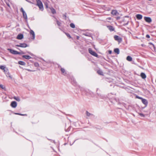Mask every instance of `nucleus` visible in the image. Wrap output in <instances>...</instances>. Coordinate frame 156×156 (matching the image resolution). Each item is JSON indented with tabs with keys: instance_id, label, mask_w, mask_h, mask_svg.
Segmentation results:
<instances>
[{
	"instance_id": "nucleus-12",
	"label": "nucleus",
	"mask_w": 156,
	"mask_h": 156,
	"mask_svg": "<svg viewBox=\"0 0 156 156\" xmlns=\"http://www.w3.org/2000/svg\"><path fill=\"white\" fill-rule=\"evenodd\" d=\"M107 27L110 31H114L115 30V29L112 26H107Z\"/></svg>"
},
{
	"instance_id": "nucleus-2",
	"label": "nucleus",
	"mask_w": 156,
	"mask_h": 156,
	"mask_svg": "<svg viewBox=\"0 0 156 156\" xmlns=\"http://www.w3.org/2000/svg\"><path fill=\"white\" fill-rule=\"evenodd\" d=\"M88 51L89 53L92 55L96 57H98V55L95 52L93 51L91 48H89L88 49Z\"/></svg>"
},
{
	"instance_id": "nucleus-1",
	"label": "nucleus",
	"mask_w": 156,
	"mask_h": 156,
	"mask_svg": "<svg viewBox=\"0 0 156 156\" xmlns=\"http://www.w3.org/2000/svg\"><path fill=\"white\" fill-rule=\"evenodd\" d=\"M37 5L38 6L39 9L42 11L44 9L43 4L40 0H37Z\"/></svg>"
},
{
	"instance_id": "nucleus-25",
	"label": "nucleus",
	"mask_w": 156,
	"mask_h": 156,
	"mask_svg": "<svg viewBox=\"0 0 156 156\" xmlns=\"http://www.w3.org/2000/svg\"><path fill=\"white\" fill-rule=\"evenodd\" d=\"M14 98L18 101H20V99L18 97H14Z\"/></svg>"
},
{
	"instance_id": "nucleus-29",
	"label": "nucleus",
	"mask_w": 156,
	"mask_h": 156,
	"mask_svg": "<svg viewBox=\"0 0 156 156\" xmlns=\"http://www.w3.org/2000/svg\"><path fill=\"white\" fill-rule=\"evenodd\" d=\"M57 23L58 26L60 25V24H61V23H60V22H59L58 21H57Z\"/></svg>"
},
{
	"instance_id": "nucleus-23",
	"label": "nucleus",
	"mask_w": 156,
	"mask_h": 156,
	"mask_svg": "<svg viewBox=\"0 0 156 156\" xmlns=\"http://www.w3.org/2000/svg\"><path fill=\"white\" fill-rule=\"evenodd\" d=\"M65 34L67 36V37L69 38H71V37L70 35V34H68L66 33H65Z\"/></svg>"
},
{
	"instance_id": "nucleus-21",
	"label": "nucleus",
	"mask_w": 156,
	"mask_h": 156,
	"mask_svg": "<svg viewBox=\"0 0 156 156\" xmlns=\"http://www.w3.org/2000/svg\"><path fill=\"white\" fill-rule=\"evenodd\" d=\"M97 73L100 75H103V72L101 70H98L97 72Z\"/></svg>"
},
{
	"instance_id": "nucleus-32",
	"label": "nucleus",
	"mask_w": 156,
	"mask_h": 156,
	"mask_svg": "<svg viewBox=\"0 0 156 156\" xmlns=\"http://www.w3.org/2000/svg\"><path fill=\"white\" fill-rule=\"evenodd\" d=\"M15 114H16V115H23V114H20L18 113H15Z\"/></svg>"
},
{
	"instance_id": "nucleus-30",
	"label": "nucleus",
	"mask_w": 156,
	"mask_h": 156,
	"mask_svg": "<svg viewBox=\"0 0 156 156\" xmlns=\"http://www.w3.org/2000/svg\"><path fill=\"white\" fill-rule=\"evenodd\" d=\"M139 115L141 116H142V117H144V115L142 114V113H139Z\"/></svg>"
},
{
	"instance_id": "nucleus-9",
	"label": "nucleus",
	"mask_w": 156,
	"mask_h": 156,
	"mask_svg": "<svg viewBox=\"0 0 156 156\" xmlns=\"http://www.w3.org/2000/svg\"><path fill=\"white\" fill-rule=\"evenodd\" d=\"M11 106L13 108H16L17 106V103L16 101H12L11 104Z\"/></svg>"
},
{
	"instance_id": "nucleus-6",
	"label": "nucleus",
	"mask_w": 156,
	"mask_h": 156,
	"mask_svg": "<svg viewBox=\"0 0 156 156\" xmlns=\"http://www.w3.org/2000/svg\"><path fill=\"white\" fill-rule=\"evenodd\" d=\"M30 35L32 36V39L34 40L35 37V35L34 31L32 30H30Z\"/></svg>"
},
{
	"instance_id": "nucleus-3",
	"label": "nucleus",
	"mask_w": 156,
	"mask_h": 156,
	"mask_svg": "<svg viewBox=\"0 0 156 156\" xmlns=\"http://www.w3.org/2000/svg\"><path fill=\"white\" fill-rule=\"evenodd\" d=\"M114 38L115 40L118 41L119 42H121L122 40V38L117 35L114 36Z\"/></svg>"
},
{
	"instance_id": "nucleus-13",
	"label": "nucleus",
	"mask_w": 156,
	"mask_h": 156,
	"mask_svg": "<svg viewBox=\"0 0 156 156\" xmlns=\"http://www.w3.org/2000/svg\"><path fill=\"white\" fill-rule=\"evenodd\" d=\"M136 18L138 20H141L142 18V16L140 14H137L136 16Z\"/></svg>"
},
{
	"instance_id": "nucleus-16",
	"label": "nucleus",
	"mask_w": 156,
	"mask_h": 156,
	"mask_svg": "<svg viewBox=\"0 0 156 156\" xmlns=\"http://www.w3.org/2000/svg\"><path fill=\"white\" fill-rule=\"evenodd\" d=\"M140 76L141 77L144 79L146 78V76L145 74L143 73H142L140 74Z\"/></svg>"
},
{
	"instance_id": "nucleus-18",
	"label": "nucleus",
	"mask_w": 156,
	"mask_h": 156,
	"mask_svg": "<svg viewBox=\"0 0 156 156\" xmlns=\"http://www.w3.org/2000/svg\"><path fill=\"white\" fill-rule=\"evenodd\" d=\"M51 12L53 14H55L56 13V11L53 8H50Z\"/></svg>"
},
{
	"instance_id": "nucleus-35",
	"label": "nucleus",
	"mask_w": 156,
	"mask_h": 156,
	"mask_svg": "<svg viewBox=\"0 0 156 156\" xmlns=\"http://www.w3.org/2000/svg\"><path fill=\"white\" fill-rule=\"evenodd\" d=\"M116 19L118 20H119V19H120V17H117L116 18Z\"/></svg>"
},
{
	"instance_id": "nucleus-10",
	"label": "nucleus",
	"mask_w": 156,
	"mask_h": 156,
	"mask_svg": "<svg viewBox=\"0 0 156 156\" xmlns=\"http://www.w3.org/2000/svg\"><path fill=\"white\" fill-rule=\"evenodd\" d=\"M23 37V34H20L18 35L17 37V39L19 40L22 39Z\"/></svg>"
},
{
	"instance_id": "nucleus-37",
	"label": "nucleus",
	"mask_w": 156,
	"mask_h": 156,
	"mask_svg": "<svg viewBox=\"0 0 156 156\" xmlns=\"http://www.w3.org/2000/svg\"><path fill=\"white\" fill-rule=\"evenodd\" d=\"M27 70H28V71H30V70H29V69H27Z\"/></svg>"
},
{
	"instance_id": "nucleus-4",
	"label": "nucleus",
	"mask_w": 156,
	"mask_h": 156,
	"mask_svg": "<svg viewBox=\"0 0 156 156\" xmlns=\"http://www.w3.org/2000/svg\"><path fill=\"white\" fill-rule=\"evenodd\" d=\"M20 10L23 13V16L24 18L25 19L27 20V14L26 13V12H25V11H24V10H23V9L22 8H21Z\"/></svg>"
},
{
	"instance_id": "nucleus-36",
	"label": "nucleus",
	"mask_w": 156,
	"mask_h": 156,
	"mask_svg": "<svg viewBox=\"0 0 156 156\" xmlns=\"http://www.w3.org/2000/svg\"><path fill=\"white\" fill-rule=\"evenodd\" d=\"M80 38V37L78 36H76V38L77 40H79Z\"/></svg>"
},
{
	"instance_id": "nucleus-19",
	"label": "nucleus",
	"mask_w": 156,
	"mask_h": 156,
	"mask_svg": "<svg viewBox=\"0 0 156 156\" xmlns=\"http://www.w3.org/2000/svg\"><path fill=\"white\" fill-rule=\"evenodd\" d=\"M126 60L128 61H131L132 60V58L131 56H128L126 58Z\"/></svg>"
},
{
	"instance_id": "nucleus-27",
	"label": "nucleus",
	"mask_w": 156,
	"mask_h": 156,
	"mask_svg": "<svg viewBox=\"0 0 156 156\" xmlns=\"http://www.w3.org/2000/svg\"><path fill=\"white\" fill-rule=\"evenodd\" d=\"M86 114H87V116H90L91 115V114L90 113H89L87 111H86Z\"/></svg>"
},
{
	"instance_id": "nucleus-20",
	"label": "nucleus",
	"mask_w": 156,
	"mask_h": 156,
	"mask_svg": "<svg viewBox=\"0 0 156 156\" xmlns=\"http://www.w3.org/2000/svg\"><path fill=\"white\" fill-rule=\"evenodd\" d=\"M18 63L21 65L24 66L25 65V63L23 61H20L18 62Z\"/></svg>"
},
{
	"instance_id": "nucleus-26",
	"label": "nucleus",
	"mask_w": 156,
	"mask_h": 156,
	"mask_svg": "<svg viewBox=\"0 0 156 156\" xmlns=\"http://www.w3.org/2000/svg\"><path fill=\"white\" fill-rule=\"evenodd\" d=\"M0 87L2 89H4L5 88V87L3 85L0 84Z\"/></svg>"
},
{
	"instance_id": "nucleus-7",
	"label": "nucleus",
	"mask_w": 156,
	"mask_h": 156,
	"mask_svg": "<svg viewBox=\"0 0 156 156\" xmlns=\"http://www.w3.org/2000/svg\"><path fill=\"white\" fill-rule=\"evenodd\" d=\"M9 50L10 52L11 53L13 54L17 55L20 54V53L16 51H15L14 50H12L10 49H9Z\"/></svg>"
},
{
	"instance_id": "nucleus-15",
	"label": "nucleus",
	"mask_w": 156,
	"mask_h": 156,
	"mask_svg": "<svg viewBox=\"0 0 156 156\" xmlns=\"http://www.w3.org/2000/svg\"><path fill=\"white\" fill-rule=\"evenodd\" d=\"M140 98L142 99V101L143 104L145 105H147V101L146 100L143 99L141 98Z\"/></svg>"
},
{
	"instance_id": "nucleus-11",
	"label": "nucleus",
	"mask_w": 156,
	"mask_h": 156,
	"mask_svg": "<svg viewBox=\"0 0 156 156\" xmlns=\"http://www.w3.org/2000/svg\"><path fill=\"white\" fill-rule=\"evenodd\" d=\"M111 14L113 15H116L117 14H119L117 10H113L111 12Z\"/></svg>"
},
{
	"instance_id": "nucleus-34",
	"label": "nucleus",
	"mask_w": 156,
	"mask_h": 156,
	"mask_svg": "<svg viewBox=\"0 0 156 156\" xmlns=\"http://www.w3.org/2000/svg\"><path fill=\"white\" fill-rule=\"evenodd\" d=\"M107 20H110L111 19V17H108L107 18Z\"/></svg>"
},
{
	"instance_id": "nucleus-33",
	"label": "nucleus",
	"mask_w": 156,
	"mask_h": 156,
	"mask_svg": "<svg viewBox=\"0 0 156 156\" xmlns=\"http://www.w3.org/2000/svg\"><path fill=\"white\" fill-rule=\"evenodd\" d=\"M112 51H111V50H109V51H108V53H109V54H112Z\"/></svg>"
},
{
	"instance_id": "nucleus-22",
	"label": "nucleus",
	"mask_w": 156,
	"mask_h": 156,
	"mask_svg": "<svg viewBox=\"0 0 156 156\" xmlns=\"http://www.w3.org/2000/svg\"><path fill=\"white\" fill-rule=\"evenodd\" d=\"M70 26L72 28H75V25L73 23H70Z\"/></svg>"
},
{
	"instance_id": "nucleus-31",
	"label": "nucleus",
	"mask_w": 156,
	"mask_h": 156,
	"mask_svg": "<svg viewBox=\"0 0 156 156\" xmlns=\"http://www.w3.org/2000/svg\"><path fill=\"white\" fill-rule=\"evenodd\" d=\"M146 37L147 38H149L150 37V36L149 35L147 34L146 35Z\"/></svg>"
},
{
	"instance_id": "nucleus-28",
	"label": "nucleus",
	"mask_w": 156,
	"mask_h": 156,
	"mask_svg": "<svg viewBox=\"0 0 156 156\" xmlns=\"http://www.w3.org/2000/svg\"><path fill=\"white\" fill-rule=\"evenodd\" d=\"M61 70L62 73H65V70L63 68H61Z\"/></svg>"
},
{
	"instance_id": "nucleus-14",
	"label": "nucleus",
	"mask_w": 156,
	"mask_h": 156,
	"mask_svg": "<svg viewBox=\"0 0 156 156\" xmlns=\"http://www.w3.org/2000/svg\"><path fill=\"white\" fill-rule=\"evenodd\" d=\"M22 57L23 58H24L25 59H29L31 58V57L29 55H23L22 56Z\"/></svg>"
},
{
	"instance_id": "nucleus-24",
	"label": "nucleus",
	"mask_w": 156,
	"mask_h": 156,
	"mask_svg": "<svg viewBox=\"0 0 156 156\" xmlns=\"http://www.w3.org/2000/svg\"><path fill=\"white\" fill-rule=\"evenodd\" d=\"M0 69H1L3 70L4 72L5 71V67L4 66H0Z\"/></svg>"
},
{
	"instance_id": "nucleus-5",
	"label": "nucleus",
	"mask_w": 156,
	"mask_h": 156,
	"mask_svg": "<svg viewBox=\"0 0 156 156\" xmlns=\"http://www.w3.org/2000/svg\"><path fill=\"white\" fill-rule=\"evenodd\" d=\"M16 46L17 47L24 48H26L27 46V44L25 43L20 44L19 45H16Z\"/></svg>"
},
{
	"instance_id": "nucleus-8",
	"label": "nucleus",
	"mask_w": 156,
	"mask_h": 156,
	"mask_svg": "<svg viewBox=\"0 0 156 156\" xmlns=\"http://www.w3.org/2000/svg\"><path fill=\"white\" fill-rule=\"evenodd\" d=\"M144 19L145 21L148 23H150L151 22V18L149 17H144Z\"/></svg>"
},
{
	"instance_id": "nucleus-17",
	"label": "nucleus",
	"mask_w": 156,
	"mask_h": 156,
	"mask_svg": "<svg viewBox=\"0 0 156 156\" xmlns=\"http://www.w3.org/2000/svg\"><path fill=\"white\" fill-rule=\"evenodd\" d=\"M114 51L115 53L119 54V48H116L114 49Z\"/></svg>"
}]
</instances>
